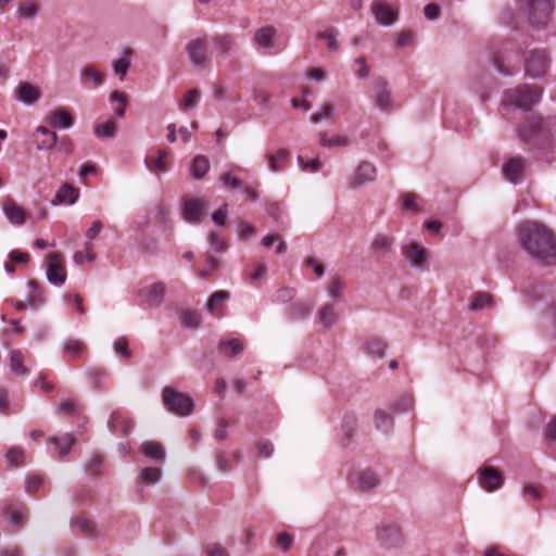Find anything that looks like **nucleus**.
I'll return each instance as SVG.
<instances>
[{"label":"nucleus","instance_id":"nucleus-9","mask_svg":"<svg viewBox=\"0 0 556 556\" xmlns=\"http://www.w3.org/2000/svg\"><path fill=\"white\" fill-rule=\"evenodd\" d=\"M549 59L545 51L533 50L526 59V73L531 77H541L546 74Z\"/></svg>","mask_w":556,"mask_h":556},{"label":"nucleus","instance_id":"nucleus-24","mask_svg":"<svg viewBox=\"0 0 556 556\" xmlns=\"http://www.w3.org/2000/svg\"><path fill=\"white\" fill-rule=\"evenodd\" d=\"M134 426L132 419L123 418L118 413H113L108 422V427L112 432H121L123 437L128 435Z\"/></svg>","mask_w":556,"mask_h":556},{"label":"nucleus","instance_id":"nucleus-23","mask_svg":"<svg viewBox=\"0 0 556 556\" xmlns=\"http://www.w3.org/2000/svg\"><path fill=\"white\" fill-rule=\"evenodd\" d=\"M166 286L162 281L154 282L147 288L144 302L150 307H157L163 303Z\"/></svg>","mask_w":556,"mask_h":556},{"label":"nucleus","instance_id":"nucleus-37","mask_svg":"<svg viewBox=\"0 0 556 556\" xmlns=\"http://www.w3.org/2000/svg\"><path fill=\"white\" fill-rule=\"evenodd\" d=\"M313 306L305 302H294L289 307V315L293 319H301L311 314Z\"/></svg>","mask_w":556,"mask_h":556},{"label":"nucleus","instance_id":"nucleus-3","mask_svg":"<svg viewBox=\"0 0 556 556\" xmlns=\"http://www.w3.org/2000/svg\"><path fill=\"white\" fill-rule=\"evenodd\" d=\"M542 96V89L536 85H523L508 89L504 93L503 102L522 110H530L535 105Z\"/></svg>","mask_w":556,"mask_h":556},{"label":"nucleus","instance_id":"nucleus-4","mask_svg":"<svg viewBox=\"0 0 556 556\" xmlns=\"http://www.w3.org/2000/svg\"><path fill=\"white\" fill-rule=\"evenodd\" d=\"M162 399L165 407L179 416H187L192 413L194 403L190 395L179 392L172 387L162 390Z\"/></svg>","mask_w":556,"mask_h":556},{"label":"nucleus","instance_id":"nucleus-15","mask_svg":"<svg viewBox=\"0 0 556 556\" xmlns=\"http://www.w3.org/2000/svg\"><path fill=\"white\" fill-rule=\"evenodd\" d=\"M525 167L526 160L521 156H514L504 163L502 170L507 180L518 184L523 177Z\"/></svg>","mask_w":556,"mask_h":556},{"label":"nucleus","instance_id":"nucleus-11","mask_svg":"<svg viewBox=\"0 0 556 556\" xmlns=\"http://www.w3.org/2000/svg\"><path fill=\"white\" fill-rule=\"evenodd\" d=\"M403 254L413 267L422 269L428 265V251L417 242L404 245Z\"/></svg>","mask_w":556,"mask_h":556},{"label":"nucleus","instance_id":"nucleus-62","mask_svg":"<svg viewBox=\"0 0 556 556\" xmlns=\"http://www.w3.org/2000/svg\"><path fill=\"white\" fill-rule=\"evenodd\" d=\"M103 459L101 456L94 455L92 458L86 464V470L88 473L96 476L101 471Z\"/></svg>","mask_w":556,"mask_h":556},{"label":"nucleus","instance_id":"nucleus-43","mask_svg":"<svg viewBox=\"0 0 556 556\" xmlns=\"http://www.w3.org/2000/svg\"><path fill=\"white\" fill-rule=\"evenodd\" d=\"M388 348V343L382 339L369 340L366 344L368 354L377 357H382Z\"/></svg>","mask_w":556,"mask_h":556},{"label":"nucleus","instance_id":"nucleus-25","mask_svg":"<svg viewBox=\"0 0 556 556\" xmlns=\"http://www.w3.org/2000/svg\"><path fill=\"white\" fill-rule=\"evenodd\" d=\"M393 244L394 237L386 233H378L370 244V250L375 255L381 256L390 252Z\"/></svg>","mask_w":556,"mask_h":556},{"label":"nucleus","instance_id":"nucleus-28","mask_svg":"<svg viewBox=\"0 0 556 556\" xmlns=\"http://www.w3.org/2000/svg\"><path fill=\"white\" fill-rule=\"evenodd\" d=\"M214 46L218 55L225 59L236 49L237 43L231 35L224 34L214 38Z\"/></svg>","mask_w":556,"mask_h":556},{"label":"nucleus","instance_id":"nucleus-58","mask_svg":"<svg viewBox=\"0 0 556 556\" xmlns=\"http://www.w3.org/2000/svg\"><path fill=\"white\" fill-rule=\"evenodd\" d=\"M357 425V419L354 415H345L343 418L342 429L348 439H351Z\"/></svg>","mask_w":556,"mask_h":556},{"label":"nucleus","instance_id":"nucleus-40","mask_svg":"<svg viewBox=\"0 0 556 556\" xmlns=\"http://www.w3.org/2000/svg\"><path fill=\"white\" fill-rule=\"evenodd\" d=\"M180 318L182 326L187 328L197 329L202 323L201 315L195 311H184Z\"/></svg>","mask_w":556,"mask_h":556},{"label":"nucleus","instance_id":"nucleus-29","mask_svg":"<svg viewBox=\"0 0 556 556\" xmlns=\"http://www.w3.org/2000/svg\"><path fill=\"white\" fill-rule=\"evenodd\" d=\"M494 303L492 294L486 291H478L471 296L469 311L478 312L488 307H492Z\"/></svg>","mask_w":556,"mask_h":556},{"label":"nucleus","instance_id":"nucleus-50","mask_svg":"<svg viewBox=\"0 0 556 556\" xmlns=\"http://www.w3.org/2000/svg\"><path fill=\"white\" fill-rule=\"evenodd\" d=\"M344 288V281L339 277H333L328 283V295L333 299L338 300L341 295V291Z\"/></svg>","mask_w":556,"mask_h":556},{"label":"nucleus","instance_id":"nucleus-59","mask_svg":"<svg viewBox=\"0 0 556 556\" xmlns=\"http://www.w3.org/2000/svg\"><path fill=\"white\" fill-rule=\"evenodd\" d=\"M78 402L76 400H63L58 406V412L63 415H73L76 413Z\"/></svg>","mask_w":556,"mask_h":556},{"label":"nucleus","instance_id":"nucleus-47","mask_svg":"<svg viewBox=\"0 0 556 556\" xmlns=\"http://www.w3.org/2000/svg\"><path fill=\"white\" fill-rule=\"evenodd\" d=\"M129 52L126 51L125 55L119 58L118 60L113 62V70L116 75L119 76V79L123 80L127 71L130 66V60L128 58Z\"/></svg>","mask_w":556,"mask_h":556},{"label":"nucleus","instance_id":"nucleus-42","mask_svg":"<svg viewBox=\"0 0 556 556\" xmlns=\"http://www.w3.org/2000/svg\"><path fill=\"white\" fill-rule=\"evenodd\" d=\"M116 124L113 121H106L94 127V134L99 138H113L116 135Z\"/></svg>","mask_w":556,"mask_h":556},{"label":"nucleus","instance_id":"nucleus-48","mask_svg":"<svg viewBox=\"0 0 556 556\" xmlns=\"http://www.w3.org/2000/svg\"><path fill=\"white\" fill-rule=\"evenodd\" d=\"M5 458L12 466H20L24 462V451L17 446L10 447L7 451Z\"/></svg>","mask_w":556,"mask_h":556},{"label":"nucleus","instance_id":"nucleus-38","mask_svg":"<svg viewBox=\"0 0 556 556\" xmlns=\"http://www.w3.org/2000/svg\"><path fill=\"white\" fill-rule=\"evenodd\" d=\"M81 79L84 83L92 80L96 87L100 86L104 81V76L94 66L86 65L81 70Z\"/></svg>","mask_w":556,"mask_h":556},{"label":"nucleus","instance_id":"nucleus-20","mask_svg":"<svg viewBox=\"0 0 556 556\" xmlns=\"http://www.w3.org/2000/svg\"><path fill=\"white\" fill-rule=\"evenodd\" d=\"M14 92L17 100L28 105L36 103L40 98L39 90L27 81L20 83Z\"/></svg>","mask_w":556,"mask_h":556},{"label":"nucleus","instance_id":"nucleus-54","mask_svg":"<svg viewBox=\"0 0 556 556\" xmlns=\"http://www.w3.org/2000/svg\"><path fill=\"white\" fill-rule=\"evenodd\" d=\"M337 34H338V31L334 28H329L325 31L318 33L317 38L327 40L329 49L337 50L338 49Z\"/></svg>","mask_w":556,"mask_h":556},{"label":"nucleus","instance_id":"nucleus-35","mask_svg":"<svg viewBox=\"0 0 556 556\" xmlns=\"http://www.w3.org/2000/svg\"><path fill=\"white\" fill-rule=\"evenodd\" d=\"M10 369L18 376H24L27 374V369L24 366V357L21 351L12 350L10 352Z\"/></svg>","mask_w":556,"mask_h":556},{"label":"nucleus","instance_id":"nucleus-31","mask_svg":"<svg viewBox=\"0 0 556 556\" xmlns=\"http://www.w3.org/2000/svg\"><path fill=\"white\" fill-rule=\"evenodd\" d=\"M140 450L147 457L154 459L156 462H163L165 459V450L160 442H144L142 443Z\"/></svg>","mask_w":556,"mask_h":556},{"label":"nucleus","instance_id":"nucleus-64","mask_svg":"<svg viewBox=\"0 0 556 556\" xmlns=\"http://www.w3.org/2000/svg\"><path fill=\"white\" fill-rule=\"evenodd\" d=\"M298 162L303 170L318 172L321 168V163L318 159L305 161L302 156L298 157Z\"/></svg>","mask_w":556,"mask_h":556},{"label":"nucleus","instance_id":"nucleus-60","mask_svg":"<svg viewBox=\"0 0 556 556\" xmlns=\"http://www.w3.org/2000/svg\"><path fill=\"white\" fill-rule=\"evenodd\" d=\"M219 267V262L212 255H207V268L199 271V277L201 279H206L212 273L217 270Z\"/></svg>","mask_w":556,"mask_h":556},{"label":"nucleus","instance_id":"nucleus-22","mask_svg":"<svg viewBox=\"0 0 556 556\" xmlns=\"http://www.w3.org/2000/svg\"><path fill=\"white\" fill-rule=\"evenodd\" d=\"M3 211L7 218L13 224L22 225L26 220V211L12 199L4 201Z\"/></svg>","mask_w":556,"mask_h":556},{"label":"nucleus","instance_id":"nucleus-32","mask_svg":"<svg viewBox=\"0 0 556 556\" xmlns=\"http://www.w3.org/2000/svg\"><path fill=\"white\" fill-rule=\"evenodd\" d=\"M210 169V161L204 155H197L191 164V175L194 179H202Z\"/></svg>","mask_w":556,"mask_h":556},{"label":"nucleus","instance_id":"nucleus-44","mask_svg":"<svg viewBox=\"0 0 556 556\" xmlns=\"http://www.w3.org/2000/svg\"><path fill=\"white\" fill-rule=\"evenodd\" d=\"M28 286L30 287L31 292L27 296V302L31 307L36 308L43 303V299L39 292L40 286L36 280H29Z\"/></svg>","mask_w":556,"mask_h":556},{"label":"nucleus","instance_id":"nucleus-26","mask_svg":"<svg viewBox=\"0 0 556 556\" xmlns=\"http://www.w3.org/2000/svg\"><path fill=\"white\" fill-rule=\"evenodd\" d=\"M276 28L273 26H265L256 30L254 35V42L260 48L271 49L275 45Z\"/></svg>","mask_w":556,"mask_h":556},{"label":"nucleus","instance_id":"nucleus-14","mask_svg":"<svg viewBox=\"0 0 556 556\" xmlns=\"http://www.w3.org/2000/svg\"><path fill=\"white\" fill-rule=\"evenodd\" d=\"M206 208V203L202 199L190 198L184 202L182 216L191 224H199Z\"/></svg>","mask_w":556,"mask_h":556},{"label":"nucleus","instance_id":"nucleus-56","mask_svg":"<svg viewBox=\"0 0 556 556\" xmlns=\"http://www.w3.org/2000/svg\"><path fill=\"white\" fill-rule=\"evenodd\" d=\"M146 164L150 170L159 168L162 172H166V152H160L159 157L156 160L147 159Z\"/></svg>","mask_w":556,"mask_h":556},{"label":"nucleus","instance_id":"nucleus-27","mask_svg":"<svg viewBox=\"0 0 556 556\" xmlns=\"http://www.w3.org/2000/svg\"><path fill=\"white\" fill-rule=\"evenodd\" d=\"M357 489L363 492H368L375 489L380 480L378 476L371 470H363L356 473Z\"/></svg>","mask_w":556,"mask_h":556},{"label":"nucleus","instance_id":"nucleus-7","mask_svg":"<svg viewBox=\"0 0 556 556\" xmlns=\"http://www.w3.org/2000/svg\"><path fill=\"white\" fill-rule=\"evenodd\" d=\"M504 480V473L495 467L482 465L478 469L479 484L482 489H484L488 492H492L500 489L503 485Z\"/></svg>","mask_w":556,"mask_h":556},{"label":"nucleus","instance_id":"nucleus-34","mask_svg":"<svg viewBox=\"0 0 556 556\" xmlns=\"http://www.w3.org/2000/svg\"><path fill=\"white\" fill-rule=\"evenodd\" d=\"M49 442L53 443L59 452V456L62 458L70 452L71 447L75 443V439L71 434H64L61 438L51 437Z\"/></svg>","mask_w":556,"mask_h":556},{"label":"nucleus","instance_id":"nucleus-2","mask_svg":"<svg viewBox=\"0 0 556 556\" xmlns=\"http://www.w3.org/2000/svg\"><path fill=\"white\" fill-rule=\"evenodd\" d=\"M555 0H520L519 10L525 14L532 27L547 26L552 18Z\"/></svg>","mask_w":556,"mask_h":556},{"label":"nucleus","instance_id":"nucleus-33","mask_svg":"<svg viewBox=\"0 0 556 556\" xmlns=\"http://www.w3.org/2000/svg\"><path fill=\"white\" fill-rule=\"evenodd\" d=\"M290 157V152L287 149H279L276 154H267L266 159L268 167L271 172H279L282 169V163Z\"/></svg>","mask_w":556,"mask_h":556},{"label":"nucleus","instance_id":"nucleus-6","mask_svg":"<svg viewBox=\"0 0 556 556\" xmlns=\"http://www.w3.org/2000/svg\"><path fill=\"white\" fill-rule=\"evenodd\" d=\"M186 51L195 67L204 68L211 61L208 55V41L205 37L189 41Z\"/></svg>","mask_w":556,"mask_h":556},{"label":"nucleus","instance_id":"nucleus-36","mask_svg":"<svg viewBox=\"0 0 556 556\" xmlns=\"http://www.w3.org/2000/svg\"><path fill=\"white\" fill-rule=\"evenodd\" d=\"M319 321L327 328L333 326L338 319V315L334 311L333 305H324L318 313Z\"/></svg>","mask_w":556,"mask_h":556},{"label":"nucleus","instance_id":"nucleus-17","mask_svg":"<svg viewBox=\"0 0 556 556\" xmlns=\"http://www.w3.org/2000/svg\"><path fill=\"white\" fill-rule=\"evenodd\" d=\"M230 298V293L225 290L215 291L211 294L208 298L205 308L206 311L215 316V317H222L224 316L226 312V305L223 304Z\"/></svg>","mask_w":556,"mask_h":556},{"label":"nucleus","instance_id":"nucleus-5","mask_svg":"<svg viewBox=\"0 0 556 556\" xmlns=\"http://www.w3.org/2000/svg\"><path fill=\"white\" fill-rule=\"evenodd\" d=\"M370 98L375 106L380 111L390 113L394 109V101L389 88V84L383 77H377L374 80Z\"/></svg>","mask_w":556,"mask_h":556},{"label":"nucleus","instance_id":"nucleus-53","mask_svg":"<svg viewBox=\"0 0 556 556\" xmlns=\"http://www.w3.org/2000/svg\"><path fill=\"white\" fill-rule=\"evenodd\" d=\"M110 100L118 101L121 103V105L117 109H115V115L121 118L124 117L127 96L124 92L115 90L110 94Z\"/></svg>","mask_w":556,"mask_h":556},{"label":"nucleus","instance_id":"nucleus-21","mask_svg":"<svg viewBox=\"0 0 556 556\" xmlns=\"http://www.w3.org/2000/svg\"><path fill=\"white\" fill-rule=\"evenodd\" d=\"M542 129L543 119L539 116H532L519 128V137L521 140L530 142Z\"/></svg>","mask_w":556,"mask_h":556},{"label":"nucleus","instance_id":"nucleus-63","mask_svg":"<svg viewBox=\"0 0 556 556\" xmlns=\"http://www.w3.org/2000/svg\"><path fill=\"white\" fill-rule=\"evenodd\" d=\"M8 515L10 521L12 522L13 526H15L17 530H20L24 526L27 519V515H24L21 510H10L8 511Z\"/></svg>","mask_w":556,"mask_h":556},{"label":"nucleus","instance_id":"nucleus-52","mask_svg":"<svg viewBox=\"0 0 556 556\" xmlns=\"http://www.w3.org/2000/svg\"><path fill=\"white\" fill-rule=\"evenodd\" d=\"M375 425L378 429L388 431L392 427V418L382 410L375 413Z\"/></svg>","mask_w":556,"mask_h":556},{"label":"nucleus","instance_id":"nucleus-18","mask_svg":"<svg viewBox=\"0 0 556 556\" xmlns=\"http://www.w3.org/2000/svg\"><path fill=\"white\" fill-rule=\"evenodd\" d=\"M79 197V190L72 186L68 182L63 184L60 189L56 191L53 200L51 201L52 205H71L74 204Z\"/></svg>","mask_w":556,"mask_h":556},{"label":"nucleus","instance_id":"nucleus-19","mask_svg":"<svg viewBox=\"0 0 556 556\" xmlns=\"http://www.w3.org/2000/svg\"><path fill=\"white\" fill-rule=\"evenodd\" d=\"M371 9L377 22L382 25H392L397 20V11L382 2H375Z\"/></svg>","mask_w":556,"mask_h":556},{"label":"nucleus","instance_id":"nucleus-55","mask_svg":"<svg viewBox=\"0 0 556 556\" xmlns=\"http://www.w3.org/2000/svg\"><path fill=\"white\" fill-rule=\"evenodd\" d=\"M257 455L260 457H270L274 453V445L268 440H260L255 443Z\"/></svg>","mask_w":556,"mask_h":556},{"label":"nucleus","instance_id":"nucleus-8","mask_svg":"<svg viewBox=\"0 0 556 556\" xmlns=\"http://www.w3.org/2000/svg\"><path fill=\"white\" fill-rule=\"evenodd\" d=\"M47 279L50 283L61 286L66 280V270L63 264V257L56 252L49 253L46 256Z\"/></svg>","mask_w":556,"mask_h":556},{"label":"nucleus","instance_id":"nucleus-10","mask_svg":"<svg viewBox=\"0 0 556 556\" xmlns=\"http://www.w3.org/2000/svg\"><path fill=\"white\" fill-rule=\"evenodd\" d=\"M376 167L371 163L367 161L361 162L349 180V187L357 189L374 181L376 179Z\"/></svg>","mask_w":556,"mask_h":556},{"label":"nucleus","instance_id":"nucleus-16","mask_svg":"<svg viewBox=\"0 0 556 556\" xmlns=\"http://www.w3.org/2000/svg\"><path fill=\"white\" fill-rule=\"evenodd\" d=\"M34 142L38 150H51L58 142V135L55 131L50 130L46 126L36 128L34 135Z\"/></svg>","mask_w":556,"mask_h":556},{"label":"nucleus","instance_id":"nucleus-30","mask_svg":"<svg viewBox=\"0 0 556 556\" xmlns=\"http://www.w3.org/2000/svg\"><path fill=\"white\" fill-rule=\"evenodd\" d=\"M220 353L228 357H233L241 354L244 350V343L240 339L222 340L218 343Z\"/></svg>","mask_w":556,"mask_h":556},{"label":"nucleus","instance_id":"nucleus-41","mask_svg":"<svg viewBox=\"0 0 556 556\" xmlns=\"http://www.w3.org/2000/svg\"><path fill=\"white\" fill-rule=\"evenodd\" d=\"M319 143L321 147L331 148L334 146L345 147L349 144V139L344 136H336L333 138H328L327 132H319Z\"/></svg>","mask_w":556,"mask_h":556},{"label":"nucleus","instance_id":"nucleus-46","mask_svg":"<svg viewBox=\"0 0 556 556\" xmlns=\"http://www.w3.org/2000/svg\"><path fill=\"white\" fill-rule=\"evenodd\" d=\"M39 12V7L34 2H22L20 3L17 13L20 17L31 20L34 18L37 13Z\"/></svg>","mask_w":556,"mask_h":556},{"label":"nucleus","instance_id":"nucleus-49","mask_svg":"<svg viewBox=\"0 0 556 556\" xmlns=\"http://www.w3.org/2000/svg\"><path fill=\"white\" fill-rule=\"evenodd\" d=\"M162 471L157 467H146L140 471V478L147 483H155L160 480Z\"/></svg>","mask_w":556,"mask_h":556},{"label":"nucleus","instance_id":"nucleus-39","mask_svg":"<svg viewBox=\"0 0 556 556\" xmlns=\"http://www.w3.org/2000/svg\"><path fill=\"white\" fill-rule=\"evenodd\" d=\"M201 97V92L198 89H191L186 92L185 98L181 102H179V109L181 111H189L197 106Z\"/></svg>","mask_w":556,"mask_h":556},{"label":"nucleus","instance_id":"nucleus-45","mask_svg":"<svg viewBox=\"0 0 556 556\" xmlns=\"http://www.w3.org/2000/svg\"><path fill=\"white\" fill-rule=\"evenodd\" d=\"M71 525L78 527V529L87 535H94L96 523L90 519L77 517L72 519Z\"/></svg>","mask_w":556,"mask_h":556},{"label":"nucleus","instance_id":"nucleus-12","mask_svg":"<svg viewBox=\"0 0 556 556\" xmlns=\"http://www.w3.org/2000/svg\"><path fill=\"white\" fill-rule=\"evenodd\" d=\"M378 541L387 544H397L403 539V532L399 525L391 521H382L377 528Z\"/></svg>","mask_w":556,"mask_h":556},{"label":"nucleus","instance_id":"nucleus-1","mask_svg":"<svg viewBox=\"0 0 556 556\" xmlns=\"http://www.w3.org/2000/svg\"><path fill=\"white\" fill-rule=\"evenodd\" d=\"M518 240L522 249L538 263L556 265V238L545 225L526 220L518 226Z\"/></svg>","mask_w":556,"mask_h":556},{"label":"nucleus","instance_id":"nucleus-61","mask_svg":"<svg viewBox=\"0 0 556 556\" xmlns=\"http://www.w3.org/2000/svg\"><path fill=\"white\" fill-rule=\"evenodd\" d=\"M253 100L260 106H267L270 101V94L264 89H253Z\"/></svg>","mask_w":556,"mask_h":556},{"label":"nucleus","instance_id":"nucleus-13","mask_svg":"<svg viewBox=\"0 0 556 556\" xmlns=\"http://www.w3.org/2000/svg\"><path fill=\"white\" fill-rule=\"evenodd\" d=\"M45 122L53 128L68 129L74 125V116L67 109L56 108L45 116Z\"/></svg>","mask_w":556,"mask_h":556},{"label":"nucleus","instance_id":"nucleus-57","mask_svg":"<svg viewBox=\"0 0 556 556\" xmlns=\"http://www.w3.org/2000/svg\"><path fill=\"white\" fill-rule=\"evenodd\" d=\"M114 351L125 359H129L131 357V352L128 349V341L124 337H121L115 341Z\"/></svg>","mask_w":556,"mask_h":556},{"label":"nucleus","instance_id":"nucleus-51","mask_svg":"<svg viewBox=\"0 0 556 556\" xmlns=\"http://www.w3.org/2000/svg\"><path fill=\"white\" fill-rule=\"evenodd\" d=\"M333 111L334 106L331 103L327 102L321 106V109L318 112L312 114L311 122L317 124L325 118H330L333 114Z\"/></svg>","mask_w":556,"mask_h":556}]
</instances>
